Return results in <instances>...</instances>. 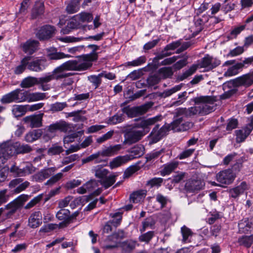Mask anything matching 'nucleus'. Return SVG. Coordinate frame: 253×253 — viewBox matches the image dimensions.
I'll return each mask as SVG.
<instances>
[{
  "mask_svg": "<svg viewBox=\"0 0 253 253\" xmlns=\"http://www.w3.org/2000/svg\"><path fill=\"white\" fill-rule=\"evenodd\" d=\"M88 65L83 60H72L63 63L51 72L54 80H60L73 75L71 73H64L65 71H83L86 70Z\"/></svg>",
  "mask_w": 253,
  "mask_h": 253,
  "instance_id": "obj_1",
  "label": "nucleus"
},
{
  "mask_svg": "<svg viewBox=\"0 0 253 253\" xmlns=\"http://www.w3.org/2000/svg\"><path fill=\"white\" fill-rule=\"evenodd\" d=\"M193 101L199 105L201 115H205L214 110V104L216 99L213 96H201L194 98Z\"/></svg>",
  "mask_w": 253,
  "mask_h": 253,
  "instance_id": "obj_2",
  "label": "nucleus"
},
{
  "mask_svg": "<svg viewBox=\"0 0 253 253\" xmlns=\"http://www.w3.org/2000/svg\"><path fill=\"white\" fill-rule=\"evenodd\" d=\"M95 177L100 179L101 185L107 189L111 186L116 181V175H112L107 176L109 171L101 166H97L92 169Z\"/></svg>",
  "mask_w": 253,
  "mask_h": 253,
  "instance_id": "obj_3",
  "label": "nucleus"
},
{
  "mask_svg": "<svg viewBox=\"0 0 253 253\" xmlns=\"http://www.w3.org/2000/svg\"><path fill=\"white\" fill-rule=\"evenodd\" d=\"M153 105V102H148L140 106L131 108L129 106L125 107L122 109V111L123 113L126 114L128 117L133 118L145 114Z\"/></svg>",
  "mask_w": 253,
  "mask_h": 253,
  "instance_id": "obj_4",
  "label": "nucleus"
},
{
  "mask_svg": "<svg viewBox=\"0 0 253 253\" xmlns=\"http://www.w3.org/2000/svg\"><path fill=\"white\" fill-rule=\"evenodd\" d=\"M17 155L16 142L7 141L0 145V162L4 164L5 160L11 156Z\"/></svg>",
  "mask_w": 253,
  "mask_h": 253,
  "instance_id": "obj_5",
  "label": "nucleus"
},
{
  "mask_svg": "<svg viewBox=\"0 0 253 253\" xmlns=\"http://www.w3.org/2000/svg\"><path fill=\"white\" fill-rule=\"evenodd\" d=\"M253 84V74L248 73L240 76L234 80H231L225 83L224 87L227 86L228 87H238L244 86L248 87Z\"/></svg>",
  "mask_w": 253,
  "mask_h": 253,
  "instance_id": "obj_6",
  "label": "nucleus"
},
{
  "mask_svg": "<svg viewBox=\"0 0 253 253\" xmlns=\"http://www.w3.org/2000/svg\"><path fill=\"white\" fill-rule=\"evenodd\" d=\"M220 63L221 61L218 59L207 54L196 65L198 68H205L206 71H210L217 67Z\"/></svg>",
  "mask_w": 253,
  "mask_h": 253,
  "instance_id": "obj_7",
  "label": "nucleus"
},
{
  "mask_svg": "<svg viewBox=\"0 0 253 253\" xmlns=\"http://www.w3.org/2000/svg\"><path fill=\"white\" fill-rule=\"evenodd\" d=\"M145 134L144 130L131 129L128 130L125 134L124 144L131 145L141 139Z\"/></svg>",
  "mask_w": 253,
  "mask_h": 253,
  "instance_id": "obj_8",
  "label": "nucleus"
},
{
  "mask_svg": "<svg viewBox=\"0 0 253 253\" xmlns=\"http://www.w3.org/2000/svg\"><path fill=\"white\" fill-rule=\"evenodd\" d=\"M235 177V173L230 169L221 170L216 175V179L220 184L229 185L233 183Z\"/></svg>",
  "mask_w": 253,
  "mask_h": 253,
  "instance_id": "obj_9",
  "label": "nucleus"
},
{
  "mask_svg": "<svg viewBox=\"0 0 253 253\" xmlns=\"http://www.w3.org/2000/svg\"><path fill=\"white\" fill-rule=\"evenodd\" d=\"M45 129L47 132L52 134L55 133L58 130L66 133L71 130V127L68 123L60 120L47 126Z\"/></svg>",
  "mask_w": 253,
  "mask_h": 253,
  "instance_id": "obj_10",
  "label": "nucleus"
},
{
  "mask_svg": "<svg viewBox=\"0 0 253 253\" xmlns=\"http://www.w3.org/2000/svg\"><path fill=\"white\" fill-rule=\"evenodd\" d=\"M87 47L92 49V52L90 54L83 55L78 59H76V60H83L85 63H87L88 65V67L86 68V70L92 66V62L97 59V53L95 52V51L99 49V46L95 44H89L87 46Z\"/></svg>",
  "mask_w": 253,
  "mask_h": 253,
  "instance_id": "obj_11",
  "label": "nucleus"
},
{
  "mask_svg": "<svg viewBox=\"0 0 253 253\" xmlns=\"http://www.w3.org/2000/svg\"><path fill=\"white\" fill-rule=\"evenodd\" d=\"M250 119V122L245 127L235 131L237 142L240 143L244 141L253 129V116H251Z\"/></svg>",
  "mask_w": 253,
  "mask_h": 253,
  "instance_id": "obj_12",
  "label": "nucleus"
},
{
  "mask_svg": "<svg viewBox=\"0 0 253 253\" xmlns=\"http://www.w3.org/2000/svg\"><path fill=\"white\" fill-rule=\"evenodd\" d=\"M43 114L31 115L25 117L23 122L31 128L39 127L42 126V117Z\"/></svg>",
  "mask_w": 253,
  "mask_h": 253,
  "instance_id": "obj_13",
  "label": "nucleus"
},
{
  "mask_svg": "<svg viewBox=\"0 0 253 253\" xmlns=\"http://www.w3.org/2000/svg\"><path fill=\"white\" fill-rule=\"evenodd\" d=\"M159 127V125H156L151 133L150 136L152 143H156L159 141L169 131V128L167 126H163L159 130H158Z\"/></svg>",
  "mask_w": 253,
  "mask_h": 253,
  "instance_id": "obj_14",
  "label": "nucleus"
},
{
  "mask_svg": "<svg viewBox=\"0 0 253 253\" xmlns=\"http://www.w3.org/2000/svg\"><path fill=\"white\" fill-rule=\"evenodd\" d=\"M55 28L50 25H45L42 27L37 32L36 36L40 40L49 39L54 34Z\"/></svg>",
  "mask_w": 253,
  "mask_h": 253,
  "instance_id": "obj_15",
  "label": "nucleus"
},
{
  "mask_svg": "<svg viewBox=\"0 0 253 253\" xmlns=\"http://www.w3.org/2000/svg\"><path fill=\"white\" fill-rule=\"evenodd\" d=\"M162 116L161 115L156 116L153 118L143 119L135 125L136 127L142 128L143 129H149L151 126H153L161 121Z\"/></svg>",
  "mask_w": 253,
  "mask_h": 253,
  "instance_id": "obj_16",
  "label": "nucleus"
},
{
  "mask_svg": "<svg viewBox=\"0 0 253 253\" xmlns=\"http://www.w3.org/2000/svg\"><path fill=\"white\" fill-rule=\"evenodd\" d=\"M45 61L43 59L36 58L33 61H28V69L31 71L39 72L45 68Z\"/></svg>",
  "mask_w": 253,
  "mask_h": 253,
  "instance_id": "obj_17",
  "label": "nucleus"
},
{
  "mask_svg": "<svg viewBox=\"0 0 253 253\" xmlns=\"http://www.w3.org/2000/svg\"><path fill=\"white\" fill-rule=\"evenodd\" d=\"M99 181L95 179H91L77 189V192L83 194L86 192H91L99 185Z\"/></svg>",
  "mask_w": 253,
  "mask_h": 253,
  "instance_id": "obj_18",
  "label": "nucleus"
},
{
  "mask_svg": "<svg viewBox=\"0 0 253 253\" xmlns=\"http://www.w3.org/2000/svg\"><path fill=\"white\" fill-rule=\"evenodd\" d=\"M42 223V215L40 211L32 213L28 219V225L32 228H36Z\"/></svg>",
  "mask_w": 253,
  "mask_h": 253,
  "instance_id": "obj_19",
  "label": "nucleus"
},
{
  "mask_svg": "<svg viewBox=\"0 0 253 253\" xmlns=\"http://www.w3.org/2000/svg\"><path fill=\"white\" fill-rule=\"evenodd\" d=\"M38 45L39 42L38 41L30 40L21 43L20 47L25 53L32 54L37 50Z\"/></svg>",
  "mask_w": 253,
  "mask_h": 253,
  "instance_id": "obj_20",
  "label": "nucleus"
},
{
  "mask_svg": "<svg viewBox=\"0 0 253 253\" xmlns=\"http://www.w3.org/2000/svg\"><path fill=\"white\" fill-rule=\"evenodd\" d=\"M122 149L121 144H116L110 146L101 151H98L101 157H111L118 154V152Z\"/></svg>",
  "mask_w": 253,
  "mask_h": 253,
  "instance_id": "obj_21",
  "label": "nucleus"
},
{
  "mask_svg": "<svg viewBox=\"0 0 253 253\" xmlns=\"http://www.w3.org/2000/svg\"><path fill=\"white\" fill-rule=\"evenodd\" d=\"M181 43L180 41H177L173 42L168 45H167L164 49L159 53L157 56L158 59H161L165 57L168 56L171 54L170 52H169V50H174L181 45Z\"/></svg>",
  "mask_w": 253,
  "mask_h": 253,
  "instance_id": "obj_22",
  "label": "nucleus"
},
{
  "mask_svg": "<svg viewBox=\"0 0 253 253\" xmlns=\"http://www.w3.org/2000/svg\"><path fill=\"white\" fill-rule=\"evenodd\" d=\"M38 84L40 85L41 88L44 91L48 90L50 89V86L48 83L53 80V76L51 73H49L44 76L37 78Z\"/></svg>",
  "mask_w": 253,
  "mask_h": 253,
  "instance_id": "obj_23",
  "label": "nucleus"
},
{
  "mask_svg": "<svg viewBox=\"0 0 253 253\" xmlns=\"http://www.w3.org/2000/svg\"><path fill=\"white\" fill-rule=\"evenodd\" d=\"M253 21V15H251L245 21V24L234 27L230 33V37L231 39L236 38L242 31L246 28H249L248 24Z\"/></svg>",
  "mask_w": 253,
  "mask_h": 253,
  "instance_id": "obj_24",
  "label": "nucleus"
},
{
  "mask_svg": "<svg viewBox=\"0 0 253 253\" xmlns=\"http://www.w3.org/2000/svg\"><path fill=\"white\" fill-rule=\"evenodd\" d=\"M131 160V158L128 155L120 156L114 158L109 164L111 169L119 167Z\"/></svg>",
  "mask_w": 253,
  "mask_h": 253,
  "instance_id": "obj_25",
  "label": "nucleus"
},
{
  "mask_svg": "<svg viewBox=\"0 0 253 253\" xmlns=\"http://www.w3.org/2000/svg\"><path fill=\"white\" fill-rule=\"evenodd\" d=\"M202 186V182L200 180L189 179L185 184V189L187 192H193L200 190Z\"/></svg>",
  "mask_w": 253,
  "mask_h": 253,
  "instance_id": "obj_26",
  "label": "nucleus"
},
{
  "mask_svg": "<svg viewBox=\"0 0 253 253\" xmlns=\"http://www.w3.org/2000/svg\"><path fill=\"white\" fill-rule=\"evenodd\" d=\"M178 164V162L173 161L164 165L163 169L160 171V174L162 176L169 174L177 168Z\"/></svg>",
  "mask_w": 253,
  "mask_h": 253,
  "instance_id": "obj_27",
  "label": "nucleus"
},
{
  "mask_svg": "<svg viewBox=\"0 0 253 253\" xmlns=\"http://www.w3.org/2000/svg\"><path fill=\"white\" fill-rule=\"evenodd\" d=\"M4 209L8 210L3 216V221L12 217L13 214L16 212L18 209V205L16 203H10L5 206Z\"/></svg>",
  "mask_w": 253,
  "mask_h": 253,
  "instance_id": "obj_28",
  "label": "nucleus"
},
{
  "mask_svg": "<svg viewBox=\"0 0 253 253\" xmlns=\"http://www.w3.org/2000/svg\"><path fill=\"white\" fill-rule=\"evenodd\" d=\"M41 129H36L27 133L25 136V140L28 142H32L38 139L42 135Z\"/></svg>",
  "mask_w": 253,
  "mask_h": 253,
  "instance_id": "obj_29",
  "label": "nucleus"
},
{
  "mask_svg": "<svg viewBox=\"0 0 253 253\" xmlns=\"http://www.w3.org/2000/svg\"><path fill=\"white\" fill-rule=\"evenodd\" d=\"M244 66V64L242 63H237L229 67L228 70L224 73V77H231L237 75L239 70Z\"/></svg>",
  "mask_w": 253,
  "mask_h": 253,
  "instance_id": "obj_30",
  "label": "nucleus"
},
{
  "mask_svg": "<svg viewBox=\"0 0 253 253\" xmlns=\"http://www.w3.org/2000/svg\"><path fill=\"white\" fill-rule=\"evenodd\" d=\"M146 195V191L144 190H139L133 192L129 197L130 201L137 203L140 202Z\"/></svg>",
  "mask_w": 253,
  "mask_h": 253,
  "instance_id": "obj_31",
  "label": "nucleus"
},
{
  "mask_svg": "<svg viewBox=\"0 0 253 253\" xmlns=\"http://www.w3.org/2000/svg\"><path fill=\"white\" fill-rule=\"evenodd\" d=\"M67 227V223H60L59 224L49 223L43 226L40 229V232L47 233L57 228H62Z\"/></svg>",
  "mask_w": 253,
  "mask_h": 253,
  "instance_id": "obj_32",
  "label": "nucleus"
},
{
  "mask_svg": "<svg viewBox=\"0 0 253 253\" xmlns=\"http://www.w3.org/2000/svg\"><path fill=\"white\" fill-rule=\"evenodd\" d=\"M27 111V106L25 105H15L13 106L12 109V114L16 118H18L24 115Z\"/></svg>",
  "mask_w": 253,
  "mask_h": 253,
  "instance_id": "obj_33",
  "label": "nucleus"
},
{
  "mask_svg": "<svg viewBox=\"0 0 253 253\" xmlns=\"http://www.w3.org/2000/svg\"><path fill=\"white\" fill-rule=\"evenodd\" d=\"M248 186L246 182H243L241 184L230 190V194L233 198H236L241 194L244 193L245 190L247 189Z\"/></svg>",
  "mask_w": 253,
  "mask_h": 253,
  "instance_id": "obj_34",
  "label": "nucleus"
},
{
  "mask_svg": "<svg viewBox=\"0 0 253 253\" xmlns=\"http://www.w3.org/2000/svg\"><path fill=\"white\" fill-rule=\"evenodd\" d=\"M16 94L17 103H20L24 101L29 102V92L24 91L20 89H16L15 90Z\"/></svg>",
  "mask_w": 253,
  "mask_h": 253,
  "instance_id": "obj_35",
  "label": "nucleus"
},
{
  "mask_svg": "<svg viewBox=\"0 0 253 253\" xmlns=\"http://www.w3.org/2000/svg\"><path fill=\"white\" fill-rule=\"evenodd\" d=\"M181 233L182 235V242L185 243H190L193 234L191 229L186 226H183L181 228Z\"/></svg>",
  "mask_w": 253,
  "mask_h": 253,
  "instance_id": "obj_36",
  "label": "nucleus"
},
{
  "mask_svg": "<svg viewBox=\"0 0 253 253\" xmlns=\"http://www.w3.org/2000/svg\"><path fill=\"white\" fill-rule=\"evenodd\" d=\"M70 214V211L69 210L65 209H61L57 212L56 216L59 220H64V221L61 223H67V226L69 224V215Z\"/></svg>",
  "mask_w": 253,
  "mask_h": 253,
  "instance_id": "obj_37",
  "label": "nucleus"
},
{
  "mask_svg": "<svg viewBox=\"0 0 253 253\" xmlns=\"http://www.w3.org/2000/svg\"><path fill=\"white\" fill-rule=\"evenodd\" d=\"M38 84L37 78L28 77L25 78L21 83L20 86L23 88H29Z\"/></svg>",
  "mask_w": 253,
  "mask_h": 253,
  "instance_id": "obj_38",
  "label": "nucleus"
},
{
  "mask_svg": "<svg viewBox=\"0 0 253 253\" xmlns=\"http://www.w3.org/2000/svg\"><path fill=\"white\" fill-rule=\"evenodd\" d=\"M187 175L188 174L185 172L178 171L175 172L172 178H169V180L171 181L172 184L178 183L187 177Z\"/></svg>",
  "mask_w": 253,
  "mask_h": 253,
  "instance_id": "obj_39",
  "label": "nucleus"
},
{
  "mask_svg": "<svg viewBox=\"0 0 253 253\" xmlns=\"http://www.w3.org/2000/svg\"><path fill=\"white\" fill-rule=\"evenodd\" d=\"M198 69V66L196 64L191 66L188 70L183 72L182 74L178 76L177 79L182 81L189 76L193 75Z\"/></svg>",
  "mask_w": 253,
  "mask_h": 253,
  "instance_id": "obj_40",
  "label": "nucleus"
},
{
  "mask_svg": "<svg viewBox=\"0 0 253 253\" xmlns=\"http://www.w3.org/2000/svg\"><path fill=\"white\" fill-rule=\"evenodd\" d=\"M80 0H73L67 6L66 10L67 13L72 14L79 10Z\"/></svg>",
  "mask_w": 253,
  "mask_h": 253,
  "instance_id": "obj_41",
  "label": "nucleus"
},
{
  "mask_svg": "<svg viewBox=\"0 0 253 253\" xmlns=\"http://www.w3.org/2000/svg\"><path fill=\"white\" fill-rule=\"evenodd\" d=\"M16 95L14 90L3 95L0 101L4 104L10 103L13 102H17Z\"/></svg>",
  "mask_w": 253,
  "mask_h": 253,
  "instance_id": "obj_42",
  "label": "nucleus"
},
{
  "mask_svg": "<svg viewBox=\"0 0 253 253\" xmlns=\"http://www.w3.org/2000/svg\"><path fill=\"white\" fill-rule=\"evenodd\" d=\"M44 10V4L42 1H37L33 8L32 14L33 16L36 17L43 13Z\"/></svg>",
  "mask_w": 253,
  "mask_h": 253,
  "instance_id": "obj_43",
  "label": "nucleus"
},
{
  "mask_svg": "<svg viewBox=\"0 0 253 253\" xmlns=\"http://www.w3.org/2000/svg\"><path fill=\"white\" fill-rule=\"evenodd\" d=\"M238 242L240 245L244 246L246 248H249L253 243V236L252 235L243 236L239 238Z\"/></svg>",
  "mask_w": 253,
  "mask_h": 253,
  "instance_id": "obj_44",
  "label": "nucleus"
},
{
  "mask_svg": "<svg viewBox=\"0 0 253 253\" xmlns=\"http://www.w3.org/2000/svg\"><path fill=\"white\" fill-rule=\"evenodd\" d=\"M31 59V57L26 56L21 61L20 64L16 67L14 73L15 74H20L23 73L27 66L28 64V61H30Z\"/></svg>",
  "mask_w": 253,
  "mask_h": 253,
  "instance_id": "obj_45",
  "label": "nucleus"
},
{
  "mask_svg": "<svg viewBox=\"0 0 253 253\" xmlns=\"http://www.w3.org/2000/svg\"><path fill=\"white\" fill-rule=\"evenodd\" d=\"M158 74L161 79H165L170 78L173 75V72L171 67H163L159 70Z\"/></svg>",
  "mask_w": 253,
  "mask_h": 253,
  "instance_id": "obj_46",
  "label": "nucleus"
},
{
  "mask_svg": "<svg viewBox=\"0 0 253 253\" xmlns=\"http://www.w3.org/2000/svg\"><path fill=\"white\" fill-rule=\"evenodd\" d=\"M144 151V147L141 145H136L130 149V152L132 155L129 156L131 157V159L134 157H139L143 155Z\"/></svg>",
  "mask_w": 253,
  "mask_h": 253,
  "instance_id": "obj_47",
  "label": "nucleus"
},
{
  "mask_svg": "<svg viewBox=\"0 0 253 253\" xmlns=\"http://www.w3.org/2000/svg\"><path fill=\"white\" fill-rule=\"evenodd\" d=\"M16 153L26 154L30 153L32 150V147L28 144H21L20 143L16 142Z\"/></svg>",
  "mask_w": 253,
  "mask_h": 253,
  "instance_id": "obj_48",
  "label": "nucleus"
},
{
  "mask_svg": "<svg viewBox=\"0 0 253 253\" xmlns=\"http://www.w3.org/2000/svg\"><path fill=\"white\" fill-rule=\"evenodd\" d=\"M75 18V19H73L68 23L67 27L62 29L61 32L63 33V34H67L71 31L70 29H76L79 27L80 23L78 19L76 18Z\"/></svg>",
  "mask_w": 253,
  "mask_h": 253,
  "instance_id": "obj_49",
  "label": "nucleus"
},
{
  "mask_svg": "<svg viewBox=\"0 0 253 253\" xmlns=\"http://www.w3.org/2000/svg\"><path fill=\"white\" fill-rule=\"evenodd\" d=\"M92 161H94V163L96 164L100 163L103 162H106L105 160L101 159L100 156L99 152L93 154L87 157L84 159L83 160V163H88Z\"/></svg>",
  "mask_w": 253,
  "mask_h": 253,
  "instance_id": "obj_50",
  "label": "nucleus"
},
{
  "mask_svg": "<svg viewBox=\"0 0 253 253\" xmlns=\"http://www.w3.org/2000/svg\"><path fill=\"white\" fill-rule=\"evenodd\" d=\"M182 118H180L172 122L170 125L167 126L169 131L172 130L173 131H180L182 130Z\"/></svg>",
  "mask_w": 253,
  "mask_h": 253,
  "instance_id": "obj_51",
  "label": "nucleus"
},
{
  "mask_svg": "<svg viewBox=\"0 0 253 253\" xmlns=\"http://www.w3.org/2000/svg\"><path fill=\"white\" fill-rule=\"evenodd\" d=\"M182 86V84L174 86L172 88L164 90L163 92L160 93L159 96L162 97H167L173 93L180 90Z\"/></svg>",
  "mask_w": 253,
  "mask_h": 253,
  "instance_id": "obj_52",
  "label": "nucleus"
},
{
  "mask_svg": "<svg viewBox=\"0 0 253 253\" xmlns=\"http://www.w3.org/2000/svg\"><path fill=\"white\" fill-rule=\"evenodd\" d=\"M102 74H98V75H91L88 77V79L90 82L93 84L95 88L99 87L102 82L101 78Z\"/></svg>",
  "mask_w": 253,
  "mask_h": 253,
  "instance_id": "obj_53",
  "label": "nucleus"
},
{
  "mask_svg": "<svg viewBox=\"0 0 253 253\" xmlns=\"http://www.w3.org/2000/svg\"><path fill=\"white\" fill-rule=\"evenodd\" d=\"M79 22H90L93 19L91 14L87 12H82L80 14L75 16Z\"/></svg>",
  "mask_w": 253,
  "mask_h": 253,
  "instance_id": "obj_54",
  "label": "nucleus"
},
{
  "mask_svg": "<svg viewBox=\"0 0 253 253\" xmlns=\"http://www.w3.org/2000/svg\"><path fill=\"white\" fill-rule=\"evenodd\" d=\"M124 120L125 117L123 114H116L109 118L108 123L111 125H116L122 123L124 121Z\"/></svg>",
  "mask_w": 253,
  "mask_h": 253,
  "instance_id": "obj_55",
  "label": "nucleus"
},
{
  "mask_svg": "<svg viewBox=\"0 0 253 253\" xmlns=\"http://www.w3.org/2000/svg\"><path fill=\"white\" fill-rule=\"evenodd\" d=\"M126 237V234L123 230H119L117 232L113 233L112 235L107 238L109 241H117V243L119 241L122 240Z\"/></svg>",
  "mask_w": 253,
  "mask_h": 253,
  "instance_id": "obj_56",
  "label": "nucleus"
},
{
  "mask_svg": "<svg viewBox=\"0 0 253 253\" xmlns=\"http://www.w3.org/2000/svg\"><path fill=\"white\" fill-rule=\"evenodd\" d=\"M63 151L64 149L61 146H59L57 144H54L48 149L47 153L49 155H55L60 154Z\"/></svg>",
  "mask_w": 253,
  "mask_h": 253,
  "instance_id": "obj_57",
  "label": "nucleus"
},
{
  "mask_svg": "<svg viewBox=\"0 0 253 253\" xmlns=\"http://www.w3.org/2000/svg\"><path fill=\"white\" fill-rule=\"evenodd\" d=\"M45 98V93L41 92H29V102L42 100Z\"/></svg>",
  "mask_w": 253,
  "mask_h": 253,
  "instance_id": "obj_58",
  "label": "nucleus"
},
{
  "mask_svg": "<svg viewBox=\"0 0 253 253\" xmlns=\"http://www.w3.org/2000/svg\"><path fill=\"white\" fill-rule=\"evenodd\" d=\"M114 130H111L108 131L105 134L96 139V142L98 143H102L105 141L111 139L114 134Z\"/></svg>",
  "mask_w": 253,
  "mask_h": 253,
  "instance_id": "obj_59",
  "label": "nucleus"
},
{
  "mask_svg": "<svg viewBox=\"0 0 253 253\" xmlns=\"http://www.w3.org/2000/svg\"><path fill=\"white\" fill-rule=\"evenodd\" d=\"M129 92H130V91H128L126 93V95L127 96L126 97V98L128 99L129 101H133L144 95L146 92V90H140L131 95L128 96Z\"/></svg>",
  "mask_w": 253,
  "mask_h": 253,
  "instance_id": "obj_60",
  "label": "nucleus"
},
{
  "mask_svg": "<svg viewBox=\"0 0 253 253\" xmlns=\"http://www.w3.org/2000/svg\"><path fill=\"white\" fill-rule=\"evenodd\" d=\"M195 25L198 27L197 30L199 31L202 29V26L208 21L207 16H203V18H201L198 16L195 17Z\"/></svg>",
  "mask_w": 253,
  "mask_h": 253,
  "instance_id": "obj_61",
  "label": "nucleus"
},
{
  "mask_svg": "<svg viewBox=\"0 0 253 253\" xmlns=\"http://www.w3.org/2000/svg\"><path fill=\"white\" fill-rule=\"evenodd\" d=\"M154 235V231H149L140 235L139 237V240L140 242H144L148 243L152 239Z\"/></svg>",
  "mask_w": 253,
  "mask_h": 253,
  "instance_id": "obj_62",
  "label": "nucleus"
},
{
  "mask_svg": "<svg viewBox=\"0 0 253 253\" xmlns=\"http://www.w3.org/2000/svg\"><path fill=\"white\" fill-rule=\"evenodd\" d=\"M22 169L23 171L24 176L31 174L36 170V168L29 163H25V166Z\"/></svg>",
  "mask_w": 253,
  "mask_h": 253,
  "instance_id": "obj_63",
  "label": "nucleus"
},
{
  "mask_svg": "<svg viewBox=\"0 0 253 253\" xmlns=\"http://www.w3.org/2000/svg\"><path fill=\"white\" fill-rule=\"evenodd\" d=\"M112 217L114 218L112 220L109 221L111 224L113 225L114 226H118L121 223L122 216L120 212H116L112 214Z\"/></svg>",
  "mask_w": 253,
  "mask_h": 253,
  "instance_id": "obj_64",
  "label": "nucleus"
}]
</instances>
